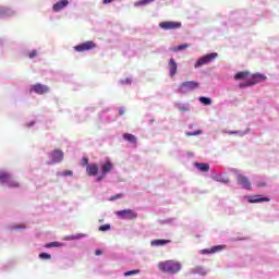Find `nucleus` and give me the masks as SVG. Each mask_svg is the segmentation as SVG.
Here are the masks:
<instances>
[{
	"label": "nucleus",
	"instance_id": "37998d69",
	"mask_svg": "<svg viewBox=\"0 0 279 279\" xmlns=\"http://www.w3.org/2000/svg\"><path fill=\"white\" fill-rule=\"evenodd\" d=\"M229 134H239V132H236V131L235 132H229Z\"/></svg>",
	"mask_w": 279,
	"mask_h": 279
},
{
	"label": "nucleus",
	"instance_id": "b1692460",
	"mask_svg": "<svg viewBox=\"0 0 279 279\" xmlns=\"http://www.w3.org/2000/svg\"><path fill=\"white\" fill-rule=\"evenodd\" d=\"M39 258H41V260H51V255L49 253H40Z\"/></svg>",
	"mask_w": 279,
	"mask_h": 279
},
{
	"label": "nucleus",
	"instance_id": "e433bc0d",
	"mask_svg": "<svg viewBox=\"0 0 279 279\" xmlns=\"http://www.w3.org/2000/svg\"><path fill=\"white\" fill-rule=\"evenodd\" d=\"M88 165H89V163H88V158H83V159H82V166H83V167H88Z\"/></svg>",
	"mask_w": 279,
	"mask_h": 279
},
{
	"label": "nucleus",
	"instance_id": "f3484780",
	"mask_svg": "<svg viewBox=\"0 0 279 279\" xmlns=\"http://www.w3.org/2000/svg\"><path fill=\"white\" fill-rule=\"evenodd\" d=\"M263 202H269L268 197H260V195H255L248 198L250 204H260Z\"/></svg>",
	"mask_w": 279,
	"mask_h": 279
},
{
	"label": "nucleus",
	"instance_id": "6e6552de",
	"mask_svg": "<svg viewBox=\"0 0 279 279\" xmlns=\"http://www.w3.org/2000/svg\"><path fill=\"white\" fill-rule=\"evenodd\" d=\"M236 181L242 189H245L246 191H252V182H250V179L243 174L236 175Z\"/></svg>",
	"mask_w": 279,
	"mask_h": 279
},
{
	"label": "nucleus",
	"instance_id": "c9c22d12",
	"mask_svg": "<svg viewBox=\"0 0 279 279\" xmlns=\"http://www.w3.org/2000/svg\"><path fill=\"white\" fill-rule=\"evenodd\" d=\"M62 175H64L65 178L69 177V175H73V171L65 170V171H63Z\"/></svg>",
	"mask_w": 279,
	"mask_h": 279
},
{
	"label": "nucleus",
	"instance_id": "f03ea898",
	"mask_svg": "<svg viewBox=\"0 0 279 279\" xmlns=\"http://www.w3.org/2000/svg\"><path fill=\"white\" fill-rule=\"evenodd\" d=\"M265 80H267V76L265 74H260V73H255V74H251L250 78H248V83L240 84L241 88H245L247 86H254L256 84H260V82H265Z\"/></svg>",
	"mask_w": 279,
	"mask_h": 279
},
{
	"label": "nucleus",
	"instance_id": "72a5a7b5",
	"mask_svg": "<svg viewBox=\"0 0 279 279\" xmlns=\"http://www.w3.org/2000/svg\"><path fill=\"white\" fill-rule=\"evenodd\" d=\"M135 8H138L141 5H147V2H145V0H140L137 2L134 3Z\"/></svg>",
	"mask_w": 279,
	"mask_h": 279
},
{
	"label": "nucleus",
	"instance_id": "a878e982",
	"mask_svg": "<svg viewBox=\"0 0 279 279\" xmlns=\"http://www.w3.org/2000/svg\"><path fill=\"white\" fill-rule=\"evenodd\" d=\"M136 274H141V270H138V269H136V270H129V271L124 272V276L125 277L136 276Z\"/></svg>",
	"mask_w": 279,
	"mask_h": 279
},
{
	"label": "nucleus",
	"instance_id": "c85d7f7f",
	"mask_svg": "<svg viewBox=\"0 0 279 279\" xmlns=\"http://www.w3.org/2000/svg\"><path fill=\"white\" fill-rule=\"evenodd\" d=\"M60 242H51L45 245V247H60Z\"/></svg>",
	"mask_w": 279,
	"mask_h": 279
},
{
	"label": "nucleus",
	"instance_id": "a211bd4d",
	"mask_svg": "<svg viewBox=\"0 0 279 279\" xmlns=\"http://www.w3.org/2000/svg\"><path fill=\"white\" fill-rule=\"evenodd\" d=\"M168 243H171V240H153L150 242L151 247H162L163 245H167Z\"/></svg>",
	"mask_w": 279,
	"mask_h": 279
},
{
	"label": "nucleus",
	"instance_id": "ddd939ff",
	"mask_svg": "<svg viewBox=\"0 0 279 279\" xmlns=\"http://www.w3.org/2000/svg\"><path fill=\"white\" fill-rule=\"evenodd\" d=\"M51 158L54 162H62L64 160V153L60 149L53 150Z\"/></svg>",
	"mask_w": 279,
	"mask_h": 279
},
{
	"label": "nucleus",
	"instance_id": "2eb2a0df",
	"mask_svg": "<svg viewBox=\"0 0 279 279\" xmlns=\"http://www.w3.org/2000/svg\"><path fill=\"white\" fill-rule=\"evenodd\" d=\"M99 171V166H97V163H90V165H87L86 167V172H87V175H97Z\"/></svg>",
	"mask_w": 279,
	"mask_h": 279
},
{
	"label": "nucleus",
	"instance_id": "79ce46f5",
	"mask_svg": "<svg viewBox=\"0 0 279 279\" xmlns=\"http://www.w3.org/2000/svg\"><path fill=\"white\" fill-rule=\"evenodd\" d=\"M153 1H155V0H145L144 3H146V5H148V3H153Z\"/></svg>",
	"mask_w": 279,
	"mask_h": 279
},
{
	"label": "nucleus",
	"instance_id": "1a4fd4ad",
	"mask_svg": "<svg viewBox=\"0 0 279 279\" xmlns=\"http://www.w3.org/2000/svg\"><path fill=\"white\" fill-rule=\"evenodd\" d=\"M114 169V165L112 162L107 161L101 166V172L102 175L97 178V182H101L104 180V177L107 175V173H110L111 170Z\"/></svg>",
	"mask_w": 279,
	"mask_h": 279
},
{
	"label": "nucleus",
	"instance_id": "9b49d317",
	"mask_svg": "<svg viewBox=\"0 0 279 279\" xmlns=\"http://www.w3.org/2000/svg\"><path fill=\"white\" fill-rule=\"evenodd\" d=\"M168 66L170 77H174L175 73H178V63L175 62V59H170Z\"/></svg>",
	"mask_w": 279,
	"mask_h": 279
},
{
	"label": "nucleus",
	"instance_id": "5701e85b",
	"mask_svg": "<svg viewBox=\"0 0 279 279\" xmlns=\"http://www.w3.org/2000/svg\"><path fill=\"white\" fill-rule=\"evenodd\" d=\"M201 104H204V106H210L213 104V100L208 97H199Z\"/></svg>",
	"mask_w": 279,
	"mask_h": 279
},
{
	"label": "nucleus",
	"instance_id": "20e7f679",
	"mask_svg": "<svg viewBox=\"0 0 279 279\" xmlns=\"http://www.w3.org/2000/svg\"><path fill=\"white\" fill-rule=\"evenodd\" d=\"M197 88H199V83H197L195 81H187V82H183L179 86V92L180 93H189L190 90H195Z\"/></svg>",
	"mask_w": 279,
	"mask_h": 279
},
{
	"label": "nucleus",
	"instance_id": "473e14b6",
	"mask_svg": "<svg viewBox=\"0 0 279 279\" xmlns=\"http://www.w3.org/2000/svg\"><path fill=\"white\" fill-rule=\"evenodd\" d=\"M197 274H199L201 276H206V274H208V271H206L204 268L202 267H198L196 269Z\"/></svg>",
	"mask_w": 279,
	"mask_h": 279
},
{
	"label": "nucleus",
	"instance_id": "0eeeda50",
	"mask_svg": "<svg viewBox=\"0 0 279 279\" xmlns=\"http://www.w3.org/2000/svg\"><path fill=\"white\" fill-rule=\"evenodd\" d=\"M159 27H161V29H165V31L180 29V27H182V23L173 22V21H165L159 23Z\"/></svg>",
	"mask_w": 279,
	"mask_h": 279
},
{
	"label": "nucleus",
	"instance_id": "39448f33",
	"mask_svg": "<svg viewBox=\"0 0 279 279\" xmlns=\"http://www.w3.org/2000/svg\"><path fill=\"white\" fill-rule=\"evenodd\" d=\"M120 219H129V220H134L136 217H138V214L134 213L132 209H124V210H119L116 213Z\"/></svg>",
	"mask_w": 279,
	"mask_h": 279
},
{
	"label": "nucleus",
	"instance_id": "c756f323",
	"mask_svg": "<svg viewBox=\"0 0 279 279\" xmlns=\"http://www.w3.org/2000/svg\"><path fill=\"white\" fill-rule=\"evenodd\" d=\"M110 230V225H102L99 227L100 232H108Z\"/></svg>",
	"mask_w": 279,
	"mask_h": 279
},
{
	"label": "nucleus",
	"instance_id": "7ed1b4c3",
	"mask_svg": "<svg viewBox=\"0 0 279 279\" xmlns=\"http://www.w3.org/2000/svg\"><path fill=\"white\" fill-rule=\"evenodd\" d=\"M218 53L217 52H211L209 54H206L204 57H202L201 59H198L195 63V69H199V66H204L205 64H210V62H213V60H215V58H218Z\"/></svg>",
	"mask_w": 279,
	"mask_h": 279
},
{
	"label": "nucleus",
	"instance_id": "6ab92c4d",
	"mask_svg": "<svg viewBox=\"0 0 279 279\" xmlns=\"http://www.w3.org/2000/svg\"><path fill=\"white\" fill-rule=\"evenodd\" d=\"M196 169L198 171H202L203 173H206L210 171V166L208 163H195Z\"/></svg>",
	"mask_w": 279,
	"mask_h": 279
},
{
	"label": "nucleus",
	"instance_id": "9d476101",
	"mask_svg": "<svg viewBox=\"0 0 279 279\" xmlns=\"http://www.w3.org/2000/svg\"><path fill=\"white\" fill-rule=\"evenodd\" d=\"M31 90H33L37 95H45L49 93V86L37 83L31 87Z\"/></svg>",
	"mask_w": 279,
	"mask_h": 279
},
{
	"label": "nucleus",
	"instance_id": "4468645a",
	"mask_svg": "<svg viewBox=\"0 0 279 279\" xmlns=\"http://www.w3.org/2000/svg\"><path fill=\"white\" fill-rule=\"evenodd\" d=\"M252 74H250V72L247 71H243V72H238L234 75V80L239 81V80H245L246 84H250V77Z\"/></svg>",
	"mask_w": 279,
	"mask_h": 279
},
{
	"label": "nucleus",
	"instance_id": "4be33fe9",
	"mask_svg": "<svg viewBox=\"0 0 279 279\" xmlns=\"http://www.w3.org/2000/svg\"><path fill=\"white\" fill-rule=\"evenodd\" d=\"M9 189H19L20 184L16 182V180L12 179L11 177V182H7Z\"/></svg>",
	"mask_w": 279,
	"mask_h": 279
},
{
	"label": "nucleus",
	"instance_id": "f8f14e48",
	"mask_svg": "<svg viewBox=\"0 0 279 279\" xmlns=\"http://www.w3.org/2000/svg\"><path fill=\"white\" fill-rule=\"evenodd\" d=\"M226 245H216L211 248H205L201 251V254H217V252H221V250H225Z\"/></svg>",
	"mask_w": 279,
	"mask_h": 279
},
{
	"label": "nucleus",
	"instance_id": "dca6fc26",
	"mask_svg": "<svg viewBox=\"0 0 279 279\" xmlns=\"http://www.w3.org/2000/svg\"><path fill=\"white\" fill-rule=\"evenodd\" d=\"M66 5H69V0H61V1L57 2L56 4H53L52 10H53V12H60L61 10H64V8H66Z\"/></svg>",
	"mask_w": 279,
	"mask_h": 279
},
{
	"label": "nucleus",
	"instance_id": "a19ab883",
	"mask_svg": "<svg viewBox=\"0 0 279 279\" xmlns=\"http://www.w3.org/2000/svg\"><path fill=\"white\" fill-rule=\"evenodd\" d=\"M112 1H114V0H102V3H105V5H106L108 3H112Z\"/></svg>",
	"mask_w": 279,
	"mask_h": 279
},
{
	"label": "nucleus",
	"instance_id": "f704fd0d",
	"mask_svg": "<svg viewBox=\"0 0 279 279\" xmlns=\"http://www.w3.org/2000/svg\"><path fill=\"white\" fill-rule=\"evenodd\" d=\"M36 56H38V51H36V50H33V51H31V52L28 53V58H31V59L36 58Z\"/></svg>",
	"mask_w": 279,
	"mask_h": 279
},
{
	"label": "nucleus",
	"instance_id": "7c9ffc66",
	"mask_svg": "<svg viewBox=\"0 0 279 279\" xmlns=\"http://www.w3.org/2000/svg\"><path fill=\"white\" fill-rule=\"evenodd\" d=\"M123 197V194L120 193V194H116L113 196H110V201L111 202H114V199H121Z\"/></svg>",
	"mask_w": 279,
	"mask_h": 279
},
{
	"label": "nucleus",
	"instance_id": "393cba45",
	"mask_svg": "<svg viewBox=\"0 0 279 279\" xmlns=\"http://www.w3.org/2000/svg\"><path fill=\"white\" fill-rule=\"evenodd\" d=\"M190 45L189 44H183L178 46L177 48H173V51H182L184 49H189Z\"/></svg>",
	"mask_w": 279,
	"mask_h": 279
},
{
	"label": "nucleus",
	"instance_id": "f257e3e1",
	"mask_svg": "<svg viewBox=\"0 0 279 279\" xmlns=\"http://www.w3.org/2000/svg\"><path fill=\"white\" fill-rule=\"evenodd\" d=\"M159 269L165 274H178L182 269V264L173 259L159 263Z\"/></svg>",
	"mask_w": 279,
	"mask_h": 279
},
{
	"label": "nucleus",
	"instance_id": "4c0bfd02",
	"mask_svg": "<svg viewBox=\"0 0 279 279\" xmlns=\"http://www.w3.org/2000/svg\"><path fill=\"white\" fill-rule=\"evenodd\" d=\"M257 186H258V189H260L263 186H267V183H265V182H257Z\"/></svg>",
	"mask_w": 279,
	"mask_h": 279
},
{
	"label": "nucleus",
	"instance_id": "423d86ee",
	"mask_svg": "<svg viewBox=\"0 0 279 279\" xmlns=\"http://www.w3.org/2000/svg\"><path fill=\"white\" fill-rule=\"evenodd\" d=\"M95 47H97V44H95L94 41H85L83 44H80L77 46H74V49L78 52L82 53L84 51H90L93 49H95Z\"/></svg>",
	"mask_w": 279,
	"mask_h": 279
},
{
	"label": "nucleus",
	"instance_id": "412c9836",
	"mask_svg": "<svg viewBox=\"0 0 279 279\" xmlns=\"http://www.w3.org/2000/svg\"><path fill=\"white\" fill-rule=\"evenodd\" d=\"M123 138H124V141H128L129 143H136V136H134L130 133H124Z\"/></svg>",
	"mask_w": 279,
	"mask_h": 279
},
{
	"label": "nucleus",
	"instance_id": "aec40b11",
	"mask_svg": "<svg viewBox=\"0 0 279 279\" xmlns=\"http://www.w3.org/2000/svg\"><path fill=\"white\" fill-rule=\"evenodd\" d=\"M11 177L9 173L0 172V182L2 184H8V182H11Z\"/></svg>",
	"mask_w": 279,
	"mask_h": 279
},
{
	"label": "nucleus",
	"instance_id": "bb28decb",
	"mask_svg": "<svg viewBox=\"0 0 279 279\" xmlns=\"http://www.w3.org/2000/svg\"><path fill=\"white\" fill-rule=\"evenodd\" d=\"M12 230H25V223H17L12 227Z\"/></svg>",
	"mask_w": 279,
	"mask_h": 279
},
{
	"label": "nucleus",
	"instance_id": "cd10ccee",
	"mask_svg": "<svg viewBox=\"0 0 279 279\" xmlns=\"http://www.w3.org/2000/svg\"><path fill=\"white\" fill-rule=\"evenodd\" d=\"M177 108L180 112H189V107L184 105H178Z\"/></svg>",
	"mask_w": 279,
	"mask_h": 279
},
{
	"label": "nucleus",
	"instance_id": "ea45409f",
	"mask_svg": "<svg viewBox=\"0 0 279 279\" xmlns=\"http://www.w3.org/2000/svg\"><path fill=\"white\" fill-rule=\"evenodd\" d=\"M84 236H86V234L81 233V234L76 235L75 239H84Z\"/></svg>",
	"mask_w": 279,
	"mask_h": 279
},
{
	"label": "nucleus",
	"instance_id": "c03bdc74",
	"mask_svg": "<svg viewBox=\"0 0 279 279\" xmlns=\"http://www.w3.org/2000/svg\"><path fill=\"white\" fill-rule=\"evenodd\" d=\"M120 114H123V109H120Z\"/></svg>",
	"mask_w": 279,
	"mask_h": 279
},
{
	"label": "nucleus",
	"instance_id": "58836bf2",
	"mask_svg": "<svg viewBox=\"0 0 279 279\" xmlns=\"http://www.w3.org/2000/svg\"><path fill=\"white\" fill-rule=\"evenodd\" d=\"M101 254H104V252L101 250H96L95 251L96 256H101Z\"/></svg>",
	"mask_w": 279,
	"mask_h": 279
},
{
	"label": "nucleus",
	"instance_id": "2f4dec72",
	"mask_svg": "<svg viewBox=\"0 0 279 279\" xmlns=\"http://www.w3.org/2000/svg\"><path fill=\"white\" fill-rule=\"evenodd\" d=\"M185 134H186V136H197V135L202 134V131L198 130L196 132H186Z\"/></svg>",
	"mask_w": 279,
	"mask_h": 279
}]
</instances>
